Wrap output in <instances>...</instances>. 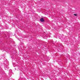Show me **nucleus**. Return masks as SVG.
Listing matches in <instances>:
<instances>
[{"label": "nucleus", "mask_w": 80, "mask_h": 80, "mask_svg": "<svg viewBox=\"0 0 80 80\" xmlns=\"http://www.w3.org/2000/svg\"><path fill=\"white\" fill-rule=\"evenodd\" d=\"M40 21L41 22H45V20H44L43 18H42L40 19Z\"/></svg>", "instance_id": "nucleus-1"}, {"label": "nucleus", "mask_w": 80, "mask_h": 80, "mask_svg": "<svg viewBox=\"0 0 80 80\" xmlns=\"http://www.w3.org/2000/svg\"><path fill=\"white\" fill-rule=\"evenodd\" d=\"M74 15L75 16H77V14H74Z\"/></svg>", "instance_id": "nucleus-2"}]
</instances>
